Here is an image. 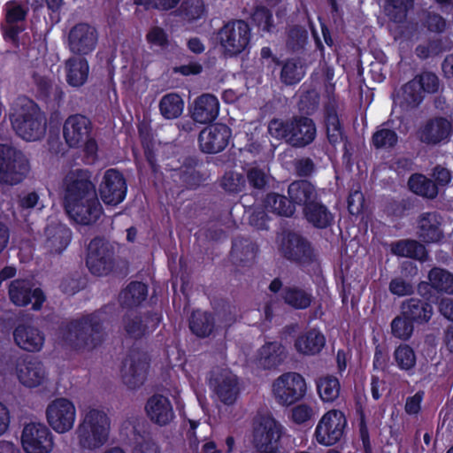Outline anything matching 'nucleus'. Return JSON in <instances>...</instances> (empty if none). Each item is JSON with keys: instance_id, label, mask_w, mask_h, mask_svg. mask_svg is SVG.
<instances>
[{"instance_id": "9d476101", "label": "nucleus", "mask_w": 453, "mask_h": 453, "mask_svg": "<svg viewBox=\"0 0 453 453\" xmlns=\"http://www.w3.org/2000/svg\"><path fill=\"white\" fill-rule=\"evenodd\" d=\"M305 380L297 372H286L276 379L272 386L275 401L284 406H288L301 400L306 394Z\"/></svg>"}, {"instance_id": "58836bf2", "label": "nucleus", "mask_w": 453, "mask_h": 453, "mask_svg": "<svg viewBox=\"0 0 453 453\" xmlns=\"http://www.w3.org/2000/svg\"><path fill=\"white\" fill-rule=\"evenodd\" d=\"M148 296V286L137 280H133L120 293V304L123 308L134 309L139 307Z\"/></svg>"}, {"instance_id": "4c0bfd02", "label": "nucleus", "mask_w": 453, "mask_h": 453, "mask_svg": "<svg viewBox=\"0 0 453 453\" xmlns=\"http://www.w3.org/2000/svg\"><path fill=\"white\" fill-rule=\"evenodd\" d=\"M280 296L285 304L295 310H305L311 306L313 301L311 290L296 285L284 287Z\"/></svg>"}, {"instance_id": "603ef678", "label": "nucleus", "mask_w": 453, "mask_h": 453, "mask_svg": "<svg viewBox=\"0 0 453 453\" xmlns=\"http://www.w3.org/2000/svg\"><path fill=\"white\" fill-rule=\"evenodd\" d=\"M424 100V94L417 85L414 79H411L401 88L400 104L407 109L417 108Z\"/></svg>"}, {"instance_id": "c9c22d12", "label": "nucleus", "mask_w": 453, "mask_h": 453, "mask_svg": "<svg viewBox=\"0 0 453 453\" xmlns=\"http://www.w3.org/2000/svg\"><path fill=\"white\" fill-rule=\"evenodd\" d=\"M288 195L295 205L306 208L308 203L317 200L319 195L316 187L307 180H297L291 182L288 188Z\"/></svg>"}, {"instance_id": "cd10ccee", "label": "nucleus", "mask_w": 453, "mask_h": 453, "mask_svg": "<svg viewBox=\"0 0 453 453\" xmlns=\"http://www.w3.org/2000/svg\"><path fill=\"white\" fill-rule=\"evenodd\" d=\"M13 339L17 346L28 352L40 351L45 342L44 334L38 327L25 323L15 327Z\"/></svg>"}, {"instance_id": "473e14b6", "label": "nucleus", "mask_w": 453, "mask_h": 453, "mask_svg": "<svg viewBox=\"0 0 453 453\" xmlns=\"http://www.w3.org/2000/svg\"><path fill=\"white\" fill-rule=\"evenodd\" d=\"M303 218L317 229H326L334 222V215L319 197L306 208H303Z\"/></svg>"}, {"instance_id": "3c124183", "label": "nucleus", "mask_w": 453, "mask_h": 453, "mask_svg": "<svg viewBox=\"0 0 453 453\" xmlns=\"http://www.w3.org/2000/svg\"><path fill=\"white\" fill-rule=\"evenodd\" d=\"M280 66L281 67L280 80L287 86H292L299 83L304 76L302 65L299 61L294 58H288L284 62L281 61V65Z\"/></svg>"}, {"instance_id": "4d7b16f0", "label": "nucleus", "mask_w": 453, "mask_h": 453, "mask_svg": "<svg viewBox=\"0 0 453 453\" xmlns=\"http://www.w3.org/2000/svg\"><path fill=\"white\" fill-rule=\"evenodd\" d=\"M320 95L315 88L303 89L301 87V95L298 107L301 112L306 115L314 114L319 106Z\"/></svg>"}, {"instance_id": "5fc2aeb1", "label": "nucleus", "mask_w": 453, "mask_h": 453, "mask_svg": "<svg viewBox=\"0 0 453 453\" xmlns=\"http://www.w3.org/2000/svg\"><path fill=\"white\" fill-rule=\"evenodd\" d=\"M414 325L413 321L401 312L390 323L391 334L401 341H409L413 334Z\"/></svg>"}, {"instance_id": "412c9836", "label": "nucleus", "mask_w": 453, "mask_h": 453, "mask_svg": "<svg viewBox=\"0 0 453 453\" xmlns=\"http://www.w3.org/2000/svg\"><path fill=\"white\" fill-rule=\"evenodd\" d=\"M453 134V125L442 116L429 119L420 128L418 137L426 145L448 143Z\"/></svg>"}, {"instance_id": "a211bd4d", "label": "nucleus", "mask_w": 453, "mask_h": 453, "mask_svg": "<svg viewBox=\"0 0 453 453\" xmlns=\"http://www.w3.org/2000/svg\"><path fill=\"white\" fill-rule=\"evenodd\" d=\"M232 129L226 124L214 123L204 127L198 135V146L204 154H217L229 144Z\"/></svg>"}, {"instance_id": "774afa93", "label": "nucleus", "mask_w": 453, "mask_h": 453, "mask_svg": "<svg viewBox=\"0 0 453 453\" xmlns=\"http://www.w3.org/2000/svg\"><path fill=\"white\" fill-rule=\"evenodd\" d=\"M122 380L128 388L134 389L143 384L145 374L142 370H125Z\"/></svg>"}, {"instance_id": "49530a36", "label": "nucleus", "mask_w": 453, "mask_h": 453, "mask_svg": "<svg viewBox=\"0 0 453 453\" xmlns=\"http://www.w3.org/2000/svg\"><path fill=\"white\" fill-rule=\"evenodd\" d=\"M398 141L396 131L388 127V122H383L372 133L371 146L376 150H391L397 145Z\"/></svg>"}, {"instance_id": "864d4df0", "label": "nucleus", "mask_w": 453, "mask_h": 453, "mask_svg": "<svg viewBox=\"0 0 453 453\" xmlns=\"http://www.w3.org/2000/svg\"><path fill=\"white\" fill-rule=\"evenodd\" d=\"M413 4L414 0H388L385 6L387 16L395 23H403Z\"/></svg>"}, {"instance_id": "72a5a7b5", "label": "nucleus", "mask_w": 453, "mask_h": 453, "mask_svg": "<svg viewBox=\"0 0 453 453\" xmlns=\"http://www.w3.org/2000/svg\"><path fill=\"white\" fill-rule=\"evenodd\" d=\"M401 312L415 324L424 325L430 321L434 310L429 302L411 297L402 303Z\"/></svg>"}, {"instance_id": "79ce46f5", "label": "nucleus", "mask_w": 453, "mask_h": 453, "mask_svg": "<svg viewBox=\"0 0 453 453\" xmlns=\"http://www.w3.org/2000/svg\"><path fill=\"white\" fill-rule=\"evenodd\" d=\"M265 208L278 216L290 218L296 212V205L289 196L270 192L264 200Z\"/></svg>"}, {"instance_id": "09e8293b", "label": "nucleus", "mask_w": 453, "mask_h": 453, "mask_svg": "<svg viewBox=\"0 0 453 453\" xmlns=\"http://www.w3.org/2000/svg\"><path fill=\"white\" fill-rule=\"evenodd\" d=\"M89 66L85 58H70L66 61V81L72 87L82 86L88 76Z\"/></svg>"}, {"instance_id": "6e6552de", "label": "nucleus", "mask_w": 453, "mask_h": 453, "mask_svg": "<svg viewBox=\"0 0 453 453\" xmlns=\"http://www.w3.org/2000/svg\"><path fill=\"white\" fill-rule=\"evenodd\" d=\"M86 265L94 275H109L116 265L114 247L104 238L95 237L88 247Z\"/></svg>"}, {"instance_id": "bf43d9fd", "label": "nucleus", "mask_w": 453, "mask_h": 453, "mask_svg": "<svg viewBox=\"0 0 453 453\" xmlns=\"http://www.w3.org/2000/svg\"><path fill=\"white\" fill-rule=\"evenodd\" d=\"M252 22L257 27L258 30L270 32L274 27L272 12L265 6H257L251 14Z\"/></svg>"}, {"instance_id": "6ab92c4d", "label": "nucleus", "mask_w": 453, "mask_h": 453, "mask_svg": "<svg viewBox=\"0 0 453 453\" xmlns=\"http://www.w3.org/2000/svg\"><path fill=\"white\" fill-rule=\"evenodd\" d=\"M9 298L16 306L26 307L32 303L34 311L42 309L46 300L44 292L40 288H32L28 280L16 279L9 285Z\"/></svg>"}, {"instance_id": "423d86ee", "label": "nucleus", "mask_w": 453, "mask_h": 453, "mask_svg": "<svg viewBox=\"0 0 453 453\" xmlns=\"http://www.w3.org/2000/svg\"><path fill=\"white\" fill-rule=\"evenodd\" d=\"M29 171V164L24 154L7 144H0V183H20Z\"/></svg>"}, {"instance_id": "1a4fd4ad", "label": "nucleus", "mask_w": 453, "mask_h": 453, "mask_svg": "<svg viewBox=\"0 0 453 453\" xmlns=\"http://www.w3.org/2000/svg\"><path fill=\"white\" fill-rule=\"evenodd\" d=\"M64 184L65 187L64 196L65 208L97 195L88 170L75 169L71 171L65 177Z\"/></svg>"}, {"instance_id": "e2e57ef3", "label": "nucleus", "mask_w": 453, "mask_h": 453, "mask_svg": "<svg viewBox=\"0 0 453 453\" xmlns=\"http://www.w3.org/2000/svg\"><path fill=\"white\" fill-rule=\"evenodd\" d=\"M308 40V32L301 26L292 27L288 33V44L293 50H300L304 47Z\"/></svg>"}, {"instance_id": "2eb2a0df", "label": "nucleus", "mask_w": 453, "mask_h": 453, "mask_svg": "<svg viewBox=\"0 0 453 453\" xmlns=\"http://www.w3.org/2000/svg\"><path fill=\"white\" fill-rule=\"evenodd\" d=\"M127 193V183L123 173L115 168L107 169L98 186V195L107 206L121 203Z\"/></svg>"}, {"instance_id": "a19ab883", "label": "nucleus", "mask_w": 453, "mask_h": 453, "mask_svg": "<svg viewBox=\"0 0 453 453\" xmlns=\"http://www.w3.org/2000/svg\"><path fill=\"white\" fill-rule=\"evenodd\" d=\"M407 184L409 190L418 196L429 200L438 196L439 188L436 183L422 173L411 174Z\"/></svg>"}, {"instance_id": "f03ea898", "label": "nucleus", "mask_w": 453, "mask_h": 453, "mask_svg": "<svg viewBox=\"0 0 453 453\" xmlns=\"http://www.w3.org/2000/svg\"><path fill=\"white\" fill-rule=\"evenodd\" d=\"M10 120L15 133L25 141H38L46 133L45 113L27 96L18 97Z\"/></svg>"}, {"instance_id": "de8ad7c7", "label": "nucleus", "mask_w": 453, "mask_h": 453, "mask_svg": "<svg viewBox=\"0 0 453 453\" xmlns=\"http://www.w3.org/2000/svg\"><path fill=\"white\" fill-rule=\"evenodd\" d=\"M317 392L324 403H333L340 395L341 385L338 378L330 374H321L316 379Z\"/></svg>"}, {"instance_id": "4be33fe9", "label": "nucleus", "mask_w": 453, "mask_h": 453, "mask_svg": "<svg viewBox=\"0 0 453 453\" xmlns=\"http://www.w3.org/2000/svg\"><path fill=\"white\" fill-rule=\"evenodd\" d=\"M98 40L96 29L88 23H78L68 34V44L72 52L78 55H88L92 52Z\"/></svg>"}, {"instance_id": "f8f14e48", "label": "nucleus", "mask_w": 453, "mask_h": 453, "mask_svg": "<svg viewBox=\"0 0 453 453\" xmlns=\"http://www.w3.org/2000/svg\"><path fill=\"white\" fill-rule=\"evenodd\" d=\"M282 426L272 417L257 418L254 424L252 442L261 453H273L280 448Z\"/></svg>"}, {"instance_id": "a18cd8bd", "label": "nucleus", "mask_w": 453, "mask_h": 453, "mask_svg": "<svg viewBox=\"0 0 453 453\" xmlns=\"http://www.w3.org/2000/svg\"><path fill=\"white\" fill-rule=\"evenodd\" d=\"M206 12V5L203 0H182L174 12L175 16L189 24L203 19Z\"/></svg>"}, {"instance_id": "f257e3e1", "label": "nucleus", "mask_w": 453, "mask_h": 453, "mask_svg": "<svg viewBox=\"0 0 453 453\" xmlns=\"http://www.w3.org/2000/svg\"><path fill=\"white\" fill-rule=\"evenodd\" d=\"M62 339L76 350L93 349L104 341V319L99 311L62 324Z\"/></svg>"}, {"instance_id": "37998d69", "label": "nucleus", "mask_w": 453, "mask_h": 453, "mask_svg": "<svg viewBox=\"0 0 453 453\" xmlns=\"http://www.w3.org/2000/svg\"><path fill=\"white\" fill-rule=\"evenodd\" d=\"M450 50L449 38L434 35L426 42L419 43L415 47L414 53L420 60H426L441 55Z\"/></svg>"}, {"instance_id": "052dcab7", "label": "nucleus", "mask_w": 453, "mask_h": 453, "mask_svg": "<svg viewBox=\"0 0 453 453\" xmlns=\"http://www.w3.org/2000/svg\"><path fill=\"white\" fill-rule=\"evenodd\" d=\"M395 359L399 368H414L416 355L409 345H400L394 352Z\"/></svg>"}, {"instance_id": "39448f33", "label": "nucleus", "mask_w": 453, "mask_h": 453, "mask_svg": "<svg viewBox=\"0 0 453 453\" xmlns=\"http://www.w3.org/2000/svg\"><path fill=\"white\" fill-rule=\"evenodd\" d=\"M217 39L226 54L238 56L250 43L251 27L243 19H231L219 30Z\"/></svg>"}, {"instance_id": "dca6fc26", "label": "nucleus", "mask_w": 453, "mask_h": 453, "mask_svg": "<svg viewBox=\"0 0 453 453\" xmlns=\"http://www.w3.org/2000/svg\"><path fill=\"white\" fill-rule=\"evenodd\" d=\"M339 103L334 95H329L327 100L323 104L322 115L323 124L326 130L328 142L335 147L344 142V150L348 152V137L344 133L343 125L338 113Z\"/></svg>"}, {"instance_id": "c03bdc74", "label": "nucleus", "mask_w": 453, "mask_h": 453, "mask_svg": "<svg viewBox=\"0 0 453 453\" xmlns=\"http://www.w3.org/2000/svg\"><path fill=\"white\" fill-rule=\"evenodd\" d=\"M447 27V20L441 14L431 11H424L417 22V28L420 32L436 36H441Z\"/></svg>"}, {"instance_id": "7c9ffc66", "label": "nucleus", "mask_w": 453, "mask_h": 453, "mask_svg": "<svg viewBox=\"0 0 453 453\" xmlns=\"http://www.w3.org/2000/svg\"><path fill=\"white\" fill-rule=\"evenodd\" d=\"M210 385L223 403L230 405L236 401L240 388L236 378L230 372L217 375L211 380Z\"/></svg>"}, {"instance_id": "69168bd1", "label": "nucleus", "mask_w": 453, "mask_h": 453, "mask_svg": "<svg viewBox=\"0 0 453 453\" xmlns=\"http://www.w3.org/2000/svg\"><path fill=\"white\" fill-rule=\"evenodd\" d=\"M289 127L290 120L273 119L268 125V130L273 137L284 139L289 144Z\"/></svg>"}, {"instance_id": "b1692460", "label": "nucleus", "mask_w": 453, "mask_h": 453, "mask_svg": "<svg viewBox=\"0 0 453 453\" xmlns=\"http://www.w3.org/2000/svg\"><path fill=\"white\" fill-rule=\"evenodd\" d=\"M65 210L71 219L82 226L96 223L104 214V209L97 195L76 203Z\"/></svg>"}, {"instance_id": "0eeeda50", "label": "nucleus", "mask_w": 453, "mask_h": 453, "mask_svg": "<svg viewBox=\"0 0 453 453\" xmlns=\"http://www.w3.org/2000/svg\"><path fill=\"white\" fill-rule=\"evenodd\" d=\"M45 418L49 426L56 434H66L74 427L77 418L76 406L67 397H57L48 403Z\"/></svg>"}, {"instance_id": "5701e85b", "label": "nucleus", "mask_w": 453, "mask_h": 453, "mask_svg": "<svg viewBox=\"0 0 453 453\" xmlns=\"http://www.w3.org/2000/svg\"><path fill=\"white\" fill-rule=\"evenodd\" d=\"M203 166V162L198 156L185 157L174 176L185 188L195 190L207 180L206 173L201 170Z\"/></svg>"}, {"instance_id": "ddd939ff", "label": "nucleus", "mask_w": 453, "mask_h": 453, "mask_svg": "<svg viewBox=\"0 0 453 453\" xmlns=\"http://www.w3.org/2000/svg\"><path fill=\"white\" fill-rule=\"evenodd\" d=\"M21 446L26 453H51L55 447L54 435L44 424H27L21 433Z\"/></svg>"}, {"instance_id": "f3484780", "label": "nucleus", "mask_w": 453, "mask_h": 453, "mask_svg": "<svg viewBox=\"0 0 453 453\" xmlns=\"http://www.w3.org/2000/svg\"><path fill=\"white\" fill-rule=\"evenodd\" d=\"M157 312L147 311L143 314L134 309H127L122 317L123 328L134 339L142 338L149 331H154L161 322Z\"/></svg>"}, {"instance_id": "aec40b11", "label": "nucleus", "mask_w": 453, "mask_h": 453, "mask_svg": "<svg viewBox=\"0 0 453 453\" xmlns=\"http://www.w3.org/2000/svg\"><path fill=\"white\" fill-rule=\"evenodd\" d=\"M285 258L302 265H310L314 261V251L310 242L302 235L288 233L281 244Z\"/></svg>"}, {"instance_id": "393cba45", "label": "nucleus", "mask_w": 453, "mask_h": 453, "mask_svg": "<svg viewBox=\"0 0 453 453\" xmlns=\"http://www.w3.org/2000/svg\"><path fill=\"white\" fill-rule=\"evenodd\" d=\"M443 219L438 211H426L418 218V237L427 244L440 243L444 240Z\"/></svg>"}, {"instance_id": "bb28decb", "label": "nucleus", "mask_w": 453, "mask_h": 453, "mask_svg": "<svg viewBox=\"0 0 453 453\" xmlns=\"http://www.w3.org/2000/svg\"><path fill=\"white\" fill-rule=\"evenodd\" d=\"M190 113L195 122L211 124L219 116V101L212 94H202L195 99Z\"/></svg>"}, {"instance_id": "680f3d73", "label": "nucleus", "mask_w": 453, "mask_h": 453, "mask_svg": "<svg viewBox=\"0 0 453 453\" xmlns=\"http://www.w3.org/2000/svg\"><path fill=\"white\" fill-rule=\"evenodd\" d=\"M19 381L27 388L42 385L45 380V370H19L17 374Z\"/></svg>"}, {"instance_id": "c756f323", "label": "nucleus", "mask_w": 453, "mask_h": 453, "mask_svg": "<svg viewBox=\"0 0 453 453\" xmlns=\"http://www.w3.org/2000/svg\"><path fill=\"white\" fill-rule=\"evenodd\" d=\"M428 282L418 284V290L425 294L428 288L438 294L453 295V273L447 269L433 267L427 275Z\"/></svg>"}, {"instance_id": "ea45409f", "label": "nucleus", "mask_w": 453, "mask_h": 453, "mask_svg": "<svg viewBox=\"0 0 453 453\" xmlns=\"http://www.w3.org/2000/svg\"><path fill=\"white\" fill-rule=\"evenodd\" d=\"M393 255L424 261L427 257L426 247L419 242L412 239H404L393 242L390 244Z\"/></svg>"}, {"instance_id": "8fccbe9b", "label": "nucleus", "mask_w": 453, "mask_h": 453, "mask_svg": "<svg viewBox=\"0 0 453 453\" xmlns=\"http://www.w3.org/2000/svg\"><path fill=\"white\" fill-rule=\"evenodd\" d=\"M158 108L165 119H174L182 114L184 101L177 93H167L160 99Z\"/></svg>"}, {"instance_id": "4468645a", "label": "nucleus", "mask_w": 453, "mask_h": 453, "mask_svg": "<svg viewBox=\"0 0 453 453\" xmlns=\"http://www.w3.org/2000/svg\"><path fill=\"white\" fill-rule=\"evenodd\" d=\"M33 93L37 101L44 104L51 112H58L65 103V94L63 87L54 82L50 77L36 72L32 74Z\"/></svg>"}, {"instance_id": "20e7f679", "label": "nucleus", "mask_w": 453, "mask_h": 453, "mask_svg": "<svg viewBox=\"0 0 453 453\" xmlns=\"http://www.w3.org/2000/svg\"><path fill=\"white\" fill-rule=\"evenodd\" d=\"M63 137L69 148L82 149L88 158L94 160L97 157L98 143L93 134V125L85 115H70L63 125Z\"/></svg>"}, {"instance_id": "2f4dec72", "label": "nucleus", "mask_w": 453, "mask_h": 453, "mask_svg": "<svg viewBox=\"0 0 453 453\" xmlns=\"http://www.w3.org/2000/svg\"><path fill=\"white\" fill-rule=\"evenodd\" d=\"M326 336L318 328H310L301 333L295 340V349L306 356L319 354L326 345Z\"/></svg>"}, {"instance_id": "c85d7f7f", "label": "nucleus", "mask_w": 453, "mask_h": 453, "mask_svg": "<svg viewBox=\"0 0 453 453\" xmlns=\"http://www.w3.org/2000/svg\"><path fill=\"white\" fill-rule=\"evenodd\" d=\"M145 411L150 420L159 426L168 425L174 418L170 400L161 394H155L148 399Z\"/></svg>"}, {"instance_id": "7ed1b4c3", "label": "nucleus", "mask_w": 453, "mask_h": 453, "mask_svg": "<svg viewBox=\"0 0 453 453\" xmlns=\"http://www.w3.org/2000/svg\"><path fill=\"white\" fill-rule=\"evenodd\" d=\"M110 430L111 420L106 412L90 408L84 412L75 434L81 448L95 449L107 442Z\"/></svg>"}, {"instance_id": "338daca9", "label": "nucleus", "mask_w": 453, "mask_h": 453, "mask_svg": "<svg viewBox=\"0 0 453 453\" xmlns=\"http://www.w3.org/2000/svg\"><path fill=\"white\" fill-rule=\"evenodd\" d=\"M146 41L152 46L165 48L169 45V35L161 27H152L146 35Z\"/></svg>"}, {"instance_id": "a878e982", "label": "nucleus", "mask_w": 453, "mask_h": 453, "mask_svg": "<svg viewBox=\"0 0 453 453\" xmlns=\"http://www.w3.org/2000/svg\"><path fill=\"white\" fill-rule=\"evenodd\" d=\"M316 137V126L308 117H294L290 120L289 145L296 148H303L311 144Z\"/></svg>"}, {"instance_id": "0e129e2a", "label": "nucleus", "mask_w": 453, "mask_h": 453, "mask_svg": "<svg viewBox=\"0 0 453 453\" xmlns=\"http://www.w3.org/2000/svg\"><path fill=\"white\" fill-rule=\"evenodd\" d=\"M413 201L411 198H403L400 201L394 200L387 206L388 213L395 218H403L413 208Z\"/></svg>"}, {"instance_id": "f704fd0d", "label": "nucleus", "mask_w": 453, "mask_h": 453, "mask_svg": "<svg viewBox=\"0 0 453 453\" xmlns=\"http://www.w3.org/2000/svg\"><path fill=\"white\" fill-rule=\"evenodd\" d=\"M288 357L286 348L279 342H267L257 351L261 368H278Z\"/></svg>"}, {"instance_id": "e433bc0d", "label": "nucleus", "mask_w": 453, "mask_h": 453, "mask_svg": "<svg viewBox=\"0 0 453 453\" xmlns=\"http://www.w3.org/2000/svg\"><path fill=\"white\" fill-rule=\"evenodd\" d=\"M215 315L211 311L194 310L188 318V327L193 334L198 338L210 336L215 329Z\"/></svg>"}, {"instance_id": "6e6d98bb", "label": "nucleus", "mask_w": 453, "mask_h": 453, "mask_svg": "<svg viewBox=\"0 0 453 453\" xmlns=\"http://www.w3.org/2000/svg\"><path fill=\"white\" fill-rule=\"evenodd\" d=\"M71 240V230L65 226H58L54 229L53 234L48 237L47 245L51 251L60 254L67 248Z\"/></svg>"}, {"instance_id": "13d9d810", "label": "nucleus", "mask_w": 453, "mask_h": 453, "mask_svg": "<svg viewBox=\"0 0 453 453\" xmlns=\"http://www.w3.org/2000/svg\"><path fill=\"white\" fill-rule=\"evenodd\" d=\"M413 79L423 94H435L439 90L440 80L438 76L431 71H422L420 73L415 75Z\"/></svg>"}, {"instance_id": "9b49d317", "label": "nucleus", "mask_w": 453, "mask_h": 453, "mask_svg": "<svg viewBox=\"0 0 453 453\" xmlns=\"http://www.w3.org/2000/svg\"><path fill=\"white\" fill-rule=\"evenodd\" d=\"M346 426L344 413L339 410H330L319 420L314 437L319 444L332 446L342 438Z\"/></svg>"}]
</instances>
